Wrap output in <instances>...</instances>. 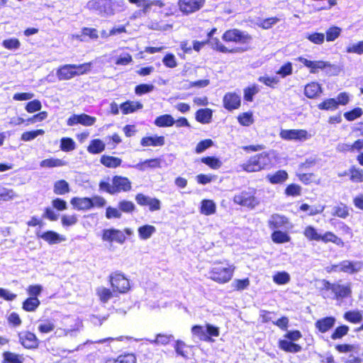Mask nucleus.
I'll use <instances>...</instances> for the list:
<instances>
[{"label":"nucleus","mask_w":363,"mask_h":363,"mask_svg":"<svg viewBox=\"0 0 363 363\" xmlns=\"http://www.w3.org/2000/svg\"><path fill=\"white\" fill-rule=\"evenodd\" d=\"M124 5L123 1H113L112 0H90L87 2L86 8L101 16L108 17L113 16L116 11Z\"/></svg>","instance_id":"1"},{"label":"nucleus","mask_w":363,"mask_h":363,"mask_svg":"<svg viewBox=\"0 0 363 363\" xmlns=\"http://www.w3.org/2000/svg\"><path fill=\"white\" fill-rule=\"evenodd\" d=\"M235 270L234 264L223 262H216L209 271V278L218 284H225L232 279Z\"/></svg>","instance_id":"2"},{"label":"nucleus","mask_w":363,"mask_h":363,"mask_svg":"<svg viewBox=\"0 0 363 363\" xmlns=\"http://www.w3.org/2000/svg\"><path fill=\"white\" fill-rule=\"evenodd\" d=\"M222 39L226 43L246 46L252 40V37L246 31L237 28L229 29L222 35Z\"/></svg>","instance_id":"3"},{"label":"nucleus","mask_w":363,"mask_h":363,"mask_svg":"<svg viewBox=\"0 0 363 363\" xmlns=\"http://www.w3.org/2000/svg\"><path fill=\"white\" fill-rule=\"evenodd\" d=\"M109 281L113 289V292L125 294L130 289L129 279L121 272H115L111 274Z\"/></svg>","instance_id":"4"},{"label":"nucleus","mask_w":363,"mask_h":363,"mask_svg":"<svg viewBox=\"0 0 363 363\" xmlns=\"http://www.w3.org/2000/svg\"><path fill=\"white\" fill-rule=\"evenodd\" d=\"M281 139L288 141L305 142L312 135L304 129H282L279 133Z\"/></svg>","instance_id":"5"},{"label":"nucleus","mask_w":363,"mask_h":363,"mask_svg":"<svg viewBox=\"0 0 363 363\" xmlns=\"http://www.w3.org/2000/svg\"><path fill=\"white\" fill-rule=\"evenodd\" d=\"M205 1L206 0H179L178 6L182 13L189 15L200 10Z\"/></svg>","instance_id":"6"},{"label":"nucleus","mask_w":363,"mask_h":363,"mask_svg":"<svg viewBox=\"0 0 363 363\" xmlns=\"http://www.w3.org/2000/svg\"><path fill=\"white\" fill-rule=\"evenodd\" d=\"M233 201L238 205L250 208H254L259 203L254 195L245 191L235 195Z\"/></svg>","instance_id":"7"},{"label":"nucleus","mask_w":363,"mask_h":363,"mask_svg":"<svg viewBox=\"0 0 363 363\" xmlns=\"http://www.w3.org/2000/svg\"><path fill=\"white\" fill-rule=\"evenodd\" d=\"M135 201L141 206H147L150 211H157L161 209V201L156 198H152L143 194H138Z\"/></svg>","instance_id":"8"},{"label":"nucleus","mask_w":363,"mask_h":363,"mask_svg":"<svg viewBox=\"0 0 363 363\" xmlns=\"http://www.w3.org/2000/svg\"><path fill=\"white\" fill-rule=\"evenodd\" d=\"M102 240L109 242H116L122 245L125 242L126 238L123 231L115 228H110L103 230Z\"/></svg>","instance_id":"9"},{"label":"nucleus","mask_w":363,"mask_h":363,"mask_svg":"<svg viewBox=\"0 0 363 363\" xmlns=\"http://www.w3.org/2000/svg\"><path fill=\"white\" fill-rule=\"evenodd\" d=\"M268 225L270 228H284L290 229L293 228V225L286 217L277 213L271 216L268 220Z\"/></svg>","instance_id":"10"},{"label":"nucleus","mask_w":363,"mask_h":363,"mask_svg":"<svg viewBox=\"0 0 363 363\" xmlns=\"http://www.w3.org/2000/svg\"><path fill=\"white\" fill-rule=\"evenodd\" d=\"M223 106L228 111L237 109L240 106V96L236 93H226L223 99Z\"/></svg>","instance_id":"11"},{"label":"nucleus","mask_w":363,"mask_h":363,"mask_svg":"<svg viewBox=\"0 0 363 363\" xmlns=\"http://www.w3.org/2000/svg\"><path fill=\"white\" fill-rule=\"evenodd\" d=\"M340 272L354 274L363 268V262L361 261L343 260L340 262Z\"/></svg>","instance_id":"12"},{"label":"nucleus","mask_w":363,"mask_h":363,"mask_svg":"<svg viewBox=\"0 0 363 363\" xmlns=\"http://www.w3.org/2000/svg\"><path fill=\"white\" fill-rule=\"evenodd\" d=\"M114 194L121 191H128L131 189V182L127 178L121 176H115L112 179Z\"/></svg>","instance_id":"13"},{"label":"nucleus","mask_w":363,"mask_h":363,"mask_svg":"<svg viewBox=\"0 0 363 363\" xmlns=\"http://www.w3.org/2000/svg\"><path fill=\"white\" fill-rule=\"evenodd\" d=\"M19 340L22 345L26 348L33 349L38 346V339L33 333L27 331L20 333Z\"/></svg>","instance_id":"14"},{"label":"nucleus","mask_w":363,"mask_h":363,"mask_svg":"<svg viewBox=\"0 0 363 363\" xmlns=\"http://www.w3.org/2000/svg\"><path fill=\"white\" fill-rule=\"evenodd\" d=\"M81 328L82 323L79 320H75L74 324L73 325H71L70 328H57L55 332V335L57 337L66 336L75 337L77 334L79 332Z\"/></svg>","instance_id":"15"},{"label":"nucleus","mask_w":363,"mask_h":363,"mask_svg":"<svg viewBox=\"0 0 363 363\" xmlns=\"http://www.w3.org/2000/svg\"><path fill=\"white\" fill-rule=\"evenodd\" d=\"M38 236L49 245L58 244L66 240V238L64 235L52 230H48L41 234H38Z\"/></svg>","instance_id":"16"},{"label":"nucleus","mask_w":363,"mask_h":363,"mask_svg":"<svg viewBox=\"0 0 363 363\" xmlns=\"http://www.w3.org/2000/svg\"><path fill=\"white\" fill-rule=\"evenodd\" d=\"M208 43L211 45L212 48H213L214 50H216L219 52H223V53L240 52H243V51H245L247 50V47H245L244 48H233V49H228L224 45H223V43H220V41L216 38L208 39Z\"/></svg>","instance_id":"17"},{"label":"nucleus","mask_w":363,"mask_h":363,"mask_svg":"<svg viewBox=\"0 0 363 363\" xmlns=\"http://www.w3.org/2000/svg\"><path fill=\"white\" fill-rule=\"evenodd\" d=\"M59 80H69L75 77L74 68L72 64L60 66L56 72Z\"/></svg>","instance_id":"18"},{"label":"nucleus","mask_w":363,"mask_h":363,"mask_svg":"<svg viewBox=\"0 0 363 363\" xmlns=\"http://www.w3.org/2000/svg\"><path fill=\"white\" fill-rule=\"evenodd\" d=\"M70 203L79 211H88L91 208L90 198L87 197H74L71 199Z\"/></svg>","instance_id":"19"},{"label":"nucleus","mask_w":363,"mask_h":363,"mask_svg":"<svg viewBox=\"0 0 363 363\" xmlns=\"http://www.w3.org/2000/svg\"><path fill=\"white\" fill-rule=\"evenodd\" d=\"M213 111L210 108H200L195 114L196 120L203 124H208L211 122Z\"/></svg>","instance_id":"20"},{"label":"nucleus","mask_w":363,"mask_h":363,"mask_svg":"<svg viewBox=\"0 0 363 363\" xmlns=\"http://www.w3.org/2000/svg\"><path fill=\"white\" fill-rule=\"evenodd\" d=\"M332 291L335 294L337 298L347 297L352 292L350 284L346 285L334 284Z\"/></svg>","instance_id":"21"},{"label":"nucleus","mask_w":363,"mask_h":363,"mask_svg":"<svg viewBox=\"0 0 363 363\" xmlns=\"http://www.w3.org/2000/svg\"><path fill=\"white\" fill-rule=\"evenodd\" d=\"M143 105L139 101H127L120 106L122 113L125 115L133 113L143 108Z\"/></svg>","instance_id":"22"},{"label":"nucleus","mask_w":363,"mask_h":363,"mask_svg":"<svg viewBox=\"0 0 363 363\" xmlns=\"http://www.w3.org/2000/svg\"><path fill=\"white\" fill-rule=\"evenodd\" d=\"M335 318L334 317H327L318 320L315 323V328L321 333H325L331 329L335 323Z\"/></svg>","instance_id":"23"},{"label":"nucleus","mask_w":363,"mask_h":363,"mask_svg":"<svg viewBox=\"0 0 363 363\" xmlns=\"http://www.w3.org/2000/svg\"><path fill=\"white\" fill-rule=\"evenodd\" d=\"M322 93V88L317 82H311L305 86L304 94L309 99L318 96Z\"/></svg>","instance_id":"24"},{"label":"nucleus","mask_w":363,"mask_h":363,"mask_svg":"<svg viewBox=\"0 0 363 363\" xmlns=\"http://www.w3.org/2000/svg\"><path fill=\"white\" fill-rule=\"evenodd\" d=\"M192 335L204 342H213V340L206 334V326L194 325L191 328Z\"/></svg>","instance_id":"25"},{"label":"nucleus","mask_w":363,"mask_h":363,"mask_svg":"<svg viewBox=\"0 0 363 363\" xmlns=\"http://www.w3.org/2000/svg\"><path fill=\"white\" fill-rule=\"evenodd\" d=\"M216 205L213 200L204 199L201 203L200 212L205 216L213 215L216 213Z\"/></svg>","instance_id":"26"},{"label":"nucleus","mask_w":363,"mask_h":363,"mask_svg":"<svg viewBox=\"0 0 363 363\" xmlns=\"http://www.w3.org/2000/svg\"><path fill=\"white\" fill-rule=\"evenodd\" d=\"M140 144L144 147L162 146L164 144L163 136H150L142 138Z\"/></svg>","instance_id":"27"},{"label":"nucleus","mask_w":363,"mask_h":363,"mask_svg":"<svg viewBox=\"0 0 363 363\" xmlns=\"http://www.w3.org/2000/svg\"><path fill=\"white\" fill-rule=\"evenodd\" d=\"M138 235L140 240L150 239L156 232V228L151 225H144L138 228Z\"/></svg>","instance_id":"28"},{"label":"nucleus","mask_w":363,"mask_h":363,"mask_svg":"<svg viewBox=\"0 0 363 363\" xmlns=\"http://www.w3.org/2000/svg\"><path fill=\"white\" fill-rule=\"evenodd\" d=\"M279 347L287 352L296 353L301 350V347L297 344L293 343L287 340H280L279 341Z\"/></svg>","instance_id":"29"},{"label":"nucleus","mask_w":363,"mask_h":363,"mask_svg":"<svg viewBox=\"0 0 363 363\" xmlns=\"http://www.w3.org/2000/svg\"><path fill=\"white\" fill-rule=\"evenodd\" d=\"M287 178L288 174L284 170H279L274 174H269L267 176V179L273 184L283 183Z\"/></svg>","instance_id":"30"},{"label":"nucleus","mask_w":363,"mask_h":363,"mask_svg":"<svg viewBox=\"0 0 363 363\" xmlns=\"http://www.w3.org/2000/svg\"><path fill=\"white\" fill-rule=\"evenodd\" d=\"M160 167V160L157 158L147 160L133 166V167L140 171H145L148 168H157Z\"/></svg>","instance_id":"31"},{"label":"nucleus","mask_w":363,"mask_h":363,"mask_svg":"<svg viewBox=\"0 0 363 363\" xmlns=\"http://www.w3.org/2000/svg\"><path fill=\"white\" fill-rule=\"evenodd\" d=\"M175 123L174 118L169 114L158 116L155 120V125L157 127H170Z\"/></svg>","instance_id":"32"},{"label":"nucleus","mask_w":363,"mask_h":363,"mask_svg":"<svg viewBox=\"0 0 363 363\" xmlns=\"http://www.w3.org/2000/svg\"><path fill=\"white\" fill-rule=\"evenodd\" d=\"M100 161L102 164L109 168L118 167L122 162L120 158L108 155H102Z\"/></svg>","instance_id":"33"},{"label":"nucleus","mask_w":363,"mask_h":363,"mask_svg":"<svg viewBox=\"0 0 363 363\" xmlns=\"http://www.w3.org/2000/svg\"><path fill=\"white\" fill-rule=\"evenodd\" d=\"M105 150V143L99 140L95 139L90 142L89 145L87 147L89 152L91 154H99Z\"/></svg>","instance_id":"34"},{"label":"nucleus","mask_w":363,"mask_h":363,"mask_svg":"<svg viewBox=\"0 0 363 363\" xmlns=\"http://www.w3.org/2000/svg\"><path fill=\"white\" fill-rule=\"evenodd\" d=\"M363 311H350L344 314V318L352 323H359L362 320Z\"/></svg>","instance_id":"35"},{"label":"nucleus","mask_w":363,"mask_h":363,"mask_svg":"<svg viewBox=\"0 0 363 363\" xmlns=\"http://www.w3.org/2000/svg\"><path fill=\"white\" fill-rule=\"evenodd\" d=\"M53 191L57 195H64L69 191V184L64 179L57 181L54 184Z\"/></svg>","instance_id":"36"},{"label":"nucleus","mask_w":363,"mask_h":363,"mask_svg":"<svg viewBox=\"0 0 363 363\" xmlns=\"http://www.w3.org/2000/svg\"><path fill=\"white\" fill-rule=\"evenodd\" d=\"M305 38L315 45H322L325 41V33L311 32L305 33Z\"/></svg>","instance_id":"37"},{"label":"nucleus","mask_w":363,"mask_h":363,"mask_svg":"<svg viewBox=\"0 0 363 363\" xmlns=\"http://www.w3.org/2000/svg\"><path fill=\"white\" fill-rule=\"evenodd\" d=\"M303 235L309 241H320V234L311 225L305 228Z\"/></svg>","instance_id":"38"},{"label":"nucleus","mask_w":363,"mask_h":363,"mask_svg":"<svg viewBox=\"0 0 363 363\" xmlns=\"http://www.w3.org/2000/svg\"><path fill=\"white\" fill-rule=\"evenodd\" d=\"M320 241L327 243V242H333L336 244L337 245H343L342 240L335 235L332 232H326L323 235L320 234Z\"/></svg>","instance_id":"39"},{"label":"nucleus","mask_w":363,"mask_h":363,"mask_svg":"<svg viewBox=\"0 0 363 363\" xmlns=\"http://www.w3.org/2000/svg\"><path fill=\"white\" fill-rule=\"evenodd\" d=\"M66 162L60 159L50 158L45 159L40 162V165L41 167H57L66 165Z\"/></svg>","instance_id":"40"},{"label":"nucleus","mask_w":363,"mask_h":363,"mask_svg":"<svg viewBox=\"0 0 363 363\" xmlns=\"http://www.w3.org/2000/svg\"><path fill=\"white\" fill-rule=\"evenodd\" d=\"M272 240L274 242L281 244L291 240V237L285 232L276 230L272 234Z\"/></svg>","instance_id":"41"},{"label":"nucleus","mask_w":363,"mask_h":363,"mask_svg":"<svg viewBox=\"0 0 363 363\" xmlns=\"http://www.w3.org/2000/svg\"><path fill=\"white\" fill-rule=\"evenodd\" d=\"M96 294L101 302L106 303L112 298L113 291L104 286H99L96 289Z\"/></svg>","instance_id":"42"},{"label":"nucleus","mask_w":363,"mask_h":363,"mask_svg":"<svg viewBox=\"0 0 363 363\" xmlns=\"http://www.w3.org/2000/svg\"><path fill=\"white\" fill-rule=\"evenodd\" d=\"M262 169H269L272 164L269 154L267 152L256 155Z\"/></svg>","instance_id":"43"},{"label":"nucleus","mask_w":363,"mask_h":363,"mask_svg":"<svg viewBox=\"0 0 363 363\" xmlns=\"http://www.w3.org/2000/svg\"><path fill=\"white\" fill-rule=\"evenodd\" d=\"M172 335H167V334H157L156 335V338L155 340H147L151 344H155L157 345H167L172 339H173Z\"/></svg>","instance_id":"44"},{"label":"nucleus","mask_w":363,"mask_h":363,"mask_svg":"<svg viewBox=\"0 0 363 363\" xmlns=\"http://www.w3.org/2000/svg\"><path fill=\"white\" fill-rule=\"evenodd\" d=\"M342 29L337 26L330 27L325 32V39L328 42L335 40L340 35Z\"/></svg>","instance_id":"45"},{"label":"nucleus","mask_w":363,"mask_h":363,"mask_svg":"<svg viewBox=\"0 0 363 363\" xmlns=\"http://www.w3.org/2000/svg\"><path fill=\"white\" fill-rule=\"evenodd\" d=\"M40 305V301L37 297H30L23 303V308L26 311H34Z\"/></svg>","instance_id":"46"},{"label":"nucleus","mask_w":363,"mask_h":363,"mask_svg":"<svg viewBox=\"0 0 363 363\" xmlns=\"http://www.w3.org/2000/svg\"><path fill=\"white\" fill-rule=\"evenodd\" d=\"M106 363H136V358L133 354L121 355L117 359L108 360Z\"/></svg>","instance_id":"47"},{"label":"nucleus","mask_w":363,"mask_h":363,"mask_svg":"<svg viewBox=\"0 0 363 363\" xmlns=\"http://www.w3.org/2000/svg\"><path fill=\"white\" fill-rule=\"evenodd\" d=\"M201 162L213 169H219L222 166V162L214 157H203Z\"/></svg>","instance_id":"48"},{"label":"nucleus","mask_w":363,"mask_h":363,"mask_svg":"<svg viewBox=\"0 0 363 363\" xmlns=\"http://www.w3.org/2000/svg\"><path fill=\"white\" fill-rule=\"evenodd\" d=\"M279 18L277 17H271L265 18L259 21L257 25L263 29L267 30L272 28L275 24L279 21Z\"/></svg>","instance_id":"49"},{"label":"nucleus","mask_w":363,"mask_h":363,"mask_svg":"<svg viewBox=\"0 0 363 363\" xmlns=\"http://www.w3.org/2000/svg\"><path fill=\"white\" fill-rule=\"evenodd\" d=\"M45 133V131L42 129L32 130V131H26L24 132L21 137V140L28 142L34 140L38 135H42Z\"/></svg>","instance_id":"50"},{"label":"nucleus","mask_w":363,"mask_h":363,"mask_svg":"<svg viewBox=\"0 0 363 363\" xmlns=\"http://www.w3.org/2000/svg\"><path fill=\"white\" fill-rule=\"evenodd\" d=\"M273 281L277 284H286L290 281V275L286 272H277L273 276Z\"/></svg>","instance_id":"51"},{"label":"nucleus","mask_w":363,"mask_h":363,"mask_svg":"<svg viewBox=\"0 0 363 363\" xmlns=\"http://www.w3.org/2000/svg\"><path fill=\"white\" fill-rule=\"evenodd\" d=\"M238 122L244 126H249L254 123L252 112H246L240 114L238 117Z\"/></svg>","instance_id":"52"},{"label":"nucleus","mask_w":363,"mask_h":363,"mask_svg":"<svg viewBox=\"0 0 363 363\" xmlns=\"http://www.w3.org/2000/svg\"><path fill=\"white\" fill-rule=\"evenodd\" d=\"M72 66L74 71V75L76 77L89 72L91 70V64L90 62L80 65L73 64Z\"/></svg>","instance_id":"53"},{"label":"nucleus","mask_w":363,"mask_h":363,"mask_svg":"<svg viewBox=\"0 0 363 363\" xmlns=\"http://www.w3.org/2000/svg\"><path fill=\"white\" fill-rule=\"evenodd\" d=\"M310 66V72L316 73L319 69H323L328 67H330L331 65L328 62L323 60L311 61Z\"/></svg>","instance_id":"54"},{"label":"nucleus","mask_w":363,"mask_h":363,"mask_svg":"<svg viewBox=\"0 0 363 363\" xmlns=\"http://www.w3.org/2000/svg\"><path fill=\"white\" fill-rule=\"evenodd\" d=\"M23 359L21 356L12 352L4 354V363H23Z\"/></svg>","instance_id":"55"},{"label":"nucleus","mask_w":363,"mask_h":363,"mask_svg":"<svg viewBox=\"0 0 363 363\" xmlns=\"http://www.w3.org/2000/svg\"><path fill=\"white\" fill-rule=\"evenodd\" d=\"M60 148L65 152H69L75 149L74 141L69 138H63L60 141Z\"/></svg>","instance_id":"56"},{"label":"nucleus","mask_w":363,"mask_h":363,"mask_svg":"<svg viewBox=\"0 0 363 363\" xmlns=\"http://www.w3.org/2000/svg\"><path fill=\"white\" fill-rule=\"evenodd\" d=\"M318 107L320 110H335L338 106L335 99H328L319 104Z\"/></svg>","instance_id":"57"},{"label":"nucleus","mask_w":363,"mask_h":363,"mask_svg":"<svg viewBox=\"0 0 363 363\" xmlns=\"http://www.w3.org/2000/svg\"><path fill=\"white\" fill-rule=\"evenodd\" d=\"M16 196V194L13 190L0 187V201H10L15 199Z\"/></svg>","instance_id":"58"},{"label":"nucleus","mask_w":363,"mask_h":363,"mask_svg":"<svg viewBox=\"0 0 363 363\" xmlns=\"http://www.w3.org/2000/svg\"><path fill=\"white\" fill-rule=\"evenodd\" d=\"M350 179L353 182H363V170L352 167L350 169Z\"/></svg>","instance_id":"59"},{"label":"nucleus","mask_w":363,"mask_h":363,"mask_svg":"<svg viewBox=\"0 0 363 363\" xmlns=\"http://www.w3.org/2000/svg\"><path fill=\"white\" fill-rule=\"evenodd\" d=\"M259 91L258 86L253 85L244 89V99L247 101H252L253 96Z\"/></svg>","instance_id":"60"},{"label":"nucleus","mask_w":363,"mask_h":363,"mask_svg":"<svg viewBox=\"0 0 363 363\" xmlns=\"http://www.w3.org/2000/svg\"><path fill=\"white\" fill-rule=\"evenodd\" d=\"M78 221L76 215H63L61 218L62 225L64 227H68L75 225Z\"/></svg>","instance_id":"61"},{"label":"nucleus","mask_w":363,"mask_h":363,"mask_svg":"<svg viewBox=\"0 0 363 363\" xmlns=\"http://www.w3.org/2000/svg\"><path fill=\"white\" fill-rule=\"evenodd\" d=\"M349 331V327L347 325H341L337 327L331 335L333 340H337L346 335Z\"/></svg>","instance_id":"62"},{"label":"nucleus","mask_w":363,"mask_h":363,"mask_svg":"<svg viewBox=\"0 0 363 363\" xmlns=\"http://www.w3.org/2000/svg\"><path fill=\"white\" fill-rule=\"evenodd\" d=\"M38 328L42 333H49L54 330L55 324L50 320H45L39 324Z\"/></svg>","instance_id":"63"},{"label":"nucleus","mask_w":363,"mask_h":363,"mask_svg":"<svg viewBox=\"0 0 363 363\" xmlns=\"http://www.w3.org/2000/svg\"><path fill=\"white\" fill-rule=\"evenodd\" d=\"M346 51L348 53H356L361 55L363 53V41H359L357 43L350 44L347 48Z\"/></svg>","instance_id":"64"}]
</instances>
